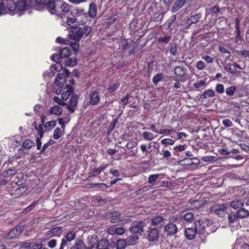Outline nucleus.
Listing matches in <instances>:
<instances>
[{
	"mask_svg": "<svg viewBox=\"0 0 249 249\" xmlns=\"http://www.w3.org/2000/svg\"><path fill=\"white\" fill-rule=\"evenodd\" d=\"M66 76L63 73H59L55 79V93L57 95L61 94L62 99L67 100L73 93L74 89L71 85L66 84Z\"/></svg>",
	"mask_w": 249,
	"mask_h": 249,
	"instance_id": "1",
	"label": "nucleus"
},
{
	"mask_svg": "<svg viewBox=\"0 0 249 249\" xmlns=\"http://www.w3.org/2000/svg\"><path fill=\"white\" fill-rule=\"evenodd\" d=\"M4 6H5L6 13L8 12H13L15 11H24L27 10V6L25 2V6L20 2L25 1V0H3Z\"/></svg>",
	"mask_w": 249,
	"mask_h": 249,
	"instance_id": "2",
	"label": "nucleus"
},
{
	"mask_svg": "<svg viewBox=\"0 0 249 249\" xmlns=\"http://www.w3.org/2000/svg\"><path fill=\"white\" fill-rule=\"evenodd\" d=\"M91 31V27L85 25L82 28H75L69 35V38L74 41H79L82 37H87Z\"/></svg>",
	"mask_w": 249,
	"mask_h": 249,
	"instance_id": "3",
	"label": "nucleus"
},
{
	"mask_svg": "<svg viewBox=\"0 0 249 249\" xmlns=\"http://www.w3.org/2000/svg\"><path fill=\"white\" fill-rule=\"evenodd\" d=\"M47 0H25V1H21L20 3L25 6V2L27 6V10L32 8L36 10L41 11L45 8V5Z\"/></svg>",
	"mask_w": 249,
	"mask_h": 249,
	"instance_id": "4",
	"label": "nucleus"
},
{
	"mask_svg": "<svg viewBox=\"0 0 249 249\" xmlns=\"http://www.w3.org/2000/svg\"><path fill=\"white\" fill-rule=\"evenodd\" d=\"M109 216L111 223L124 222L127 223L131 221L130 216H123L120 212L117 211L110 213Z\"/></svg>",
	"mask_w": 249,
	"mask_h": 249,
	"instance_id": "5",
	"label": "nucleus"
},
{
	"mask_svg": "<svg viewBox=\"0 0 249 249\" xmlns=\"http://www.w3.org/2000/svg\"><path fill=\"white\" fill-rule=\"evenodd\" d=\"M100 101L99 92L97 90H91L89 95V101L87 104L92 106L97 105Z\"/></svg>",
	"mask_w": 249,
	"mask_h": 249,
	"instance_id": "6",
	"label": "nucleus"
},
{
	"mask_svg": "<svg viewBox=\"0 0 249 249\" xmlns=\"http://www.w3.org/2000/svg\"><path fill=\"white\" fill-rule=\"evenodd\" d=\"M45 9H47L51 14L60 16L62 13L56 9L55 0H47Z\"/></svg>",
	"mask_w": 249,
	"mask_h": 249,
	"instance_id": "7",
	"label": "nucleus"
},
{
	"mask_svg": "<svg viewBox=\"0 0 249 249\" xmlns=\"http://www.w3.org/2000/svg\"><path fill=\"white\" fill-rule=\"evenodd\" d=\"M226 207L224 205H214L210 208L212 213H215L219 216L223 217L225 215Z\"/></svg>",
	"mask_w": 249,
	"mask_h": 249,
	"instance_id": "8",
	"label": "nucleus"
},
{
	"mask_svg": "<svg viewBox=\"0 0 249 249\" xmlns=\"http://www.w3.org/2000/svg\"><path fill=\"white\" fill-rule=\"evenodd\" d=\"M174 74L177 76V78L180 79V80L184 82L187 79V74L185 73L184 68L180 66H177L174 69Z\"/></svg>",
	"mask_w": 249,
	"mask_h": 249,
	"instance_id": "9",
	"label": "nucleus"
},
{
	"mask_svg": "<svg viewBox=\"0 0 249 249\" xmlns=\"http://www.w3.org/2000/svg\"><path fill=\"white\" fill-rule=\"evenodd\" d=\"M23 229L21 225L16 226L7 234V238L13 239L18 238L21 234Z\"/></svg>",
	"mask_w": 249,
	"mask_h": 249,
	"instance_id": "10",
	"label": "nucleus"
},
{
	"mask_svg": "<svg viewBox=\"0 0 249 249\" xmlns=\"http://www.w3.org/2000/svg\"><path fill=\"white\" fill-rule=\"evenodd\" d=\"M193 0H176L171 7V12L175 13L180 9L185 4L190 3Z\"/></svg>",
	"mask_w": 249,
	"mask_h": 249,
	"instance_id": "11",
	"label": "nucleus"
},
{
	"mask_svg": "<svg viewBox=\"0 0 249 249\" xmlns=\"http://www.w3.org/2000/svg\"><path fill=\"white\" fill-rule=\"evenodd\" d=\"M159 237V231L155 228H149L147 231V238L150 242H154Z\"/></svg>",
	"mask_w": 249,
	"mask_h": 249,
	"instance_id": "12",
	"label": "nucleus"
},
{
	"mask_svg": "<svg viewBox=\"0 0 249 249\" xmlns=\"http://www.w3.org/2000/svg\"><path fill=\"white\" fill-rule=\"evenodd\" d=\"M224 69L232 74L238 73L237 69L242 70L243 69L237 63H227L224 67Z\"/></svg>",
	"mask_w": 249,
	"mask_h": 249,
	"instance_id": "13",
	"label": "nucleus"
},
{
	"mask_svg": "<svg viewBox=\"0 0 249 249\" xmlns=\"http://www.w3.org/2000/svg\"><path fill=\"white\" fill-rule=\"evenodd\" d=\"M129 231L134 234L141 233L143 231V225L142 222H138L134 223L133 225L129 228Z\"/></svg>",
	"mask_w": 249,
	"mask_h": 249,
	"instance_id": "14",
	"label": "nucleus"
},
{
	"mask_svg": "<svg viewBox=\"0 0 249 249\" xmlns=\"http://www.w3.org/2000/svg\"><path fill=\"white\" fill-rule=\"evenodd\" d=\"M107 232L110 234L122 235L125 232V229L123 227L114 225L108 228Z\"/></svg>",
	"mask_w": 249,
	"mask_h": 249,
	"instance_id": "15",
	"label": "nucleus"
},
{
	"mask_svg": "<svg viewBox=\"0 0 249 249\" xmlns=\"http://www.w3.org/2000/svg\"><path fill=\"white\" fill-rule=\"evenodd\" d=\"M78 96L76 95H71L69 105L67 106V108L69 112L72 113L75 111V107L77 106L78 104Z\"/></svg>",
	"mask_w": 249,
	"mask_h": 249,
	"instance_id": "16",
	"label": "nucleus"
},
{
	"mask_svg": "<svg viewBox=\"0 0 249 249\" xmlns=\"http://www.w3.org/2000/svg\"><path fill=\"white\" fill-rule=\"evenodd\" d=\"M235 27L236 31V36L235 37V42H238L239 40L243 39V37L241 36V31L240 30V20L238 18L235 19Z\"/></svg>",
	"mask_w": 249,
	"mask_h": 249,
	"instance_id": "17",
	"label": "nucleus"
},
{
	"mask_svg": "<svg viewBox=\"0 0 249 249\" xmlns=\"http://www.w3.org/2000/svg\"><path fill=\"white\" fill-rule=\"evenodd\" d=\"M164 231L168 235H174L177 232L178 228L176 224L170 223L165 226Z\"/></svg>",
	"mask_w": 249,
	"mask_h": 249,
	"instance_id": "18",
	"label": "nucleus"
},
{
	"mask_svg": "<svg viewBox=\"0 0 249 249\" xmlns=\"http://www.w3.org/2000/svg\"><path fill=\"white\" fill-rule=\"evenodd\" d=\"M217 154H220L221 155H228L230 153H237L238 150L235 149H231L229 147L227 148H218L217 149Z\"/></svg>",
	"mask_w": 249,
	"mask_h": 249,
	"instance_id": "19",
	"label": "nucleus"
},
{
	"mask_svg": "<svg viewBox=\"0 0 249 249\" xmlns=\"http://www.w3.org/2000/svg\"><path fill=\"white\" fill-rule=\"evenodd\" d=\"M197 232L195 228H188L185 230V235L186 238L189 240H192L195 238Z\"/></svg>",
	"mask_w": 249,
	"mask_h": 249,
	"instance_id": "20",
	"label": "nucleus"
},
{
	"mask_svg": "<svg viewBox=\"0 0 249 249\" xmlns=\"http://www.w3.org/2000/svg\"><path fill=\"white\" fill-rule=\"evenodd\" d=\"M63 109L60 106L55 105L51 107L49 112V114H53L56 116L61 115Z\"/></svg>",
	"mask_w": 249,
	"mask_h": 249,
	"instance_id": "21",
	"label": "nucleus"
},
{
	"mask_svg": "<svg viewBox=\"0 0 249 249\" xmlns=\"http://www.w3.org/2000/svg\"><path fill=\"white\" fill-rule=\"evenodd\" d=\"M88 14L90 18H93L96 17L97 14V7L94 3L92 2L90 4Z\"/></svg>",
	"mask_w": 249,
	"mask_h": 249,
	"instance_id": "22",
	"label": "nucleus"
},
{
	"mask_svg": "<svg viewBox=\"0 0 249 249\" xmlns=\"http://www.w3.org/2000/svg\"><path fill=\"white\" fill-rule=\"evenodd\" d=\"M205 224L200 220L195 222V229L199 234H203L205 232Z\"/></svg>",
	"mask_w": 249,
	"mask_h": 249,
	"instance_id": "23",
	"label": "nucleus"
},
{
	"mask_svg": "<svg viewBox=\"0 0 249 249\" xmlns=\"http://www.w3.org/2000/svg\"><path fill=\"white\" fill-rule=\"evenodd\" d=\"M201 18V14L200 13H196L194 15L190 16L188 19V23L191 25L196 23Z\"/></svg>",
	"mask_w": 249,
	"mask_h": 249,
	"instance_id": "24",
	"label": "nucleus"
},
{
	"mask_svg": "<svg viewBox=\"0 0 249 249\" xmlns=\"http://www.w3.org/2000/svg\"><path fill=\"white\" fill-rule=\"evenodd\" d=\"M59 54L61 59L69 57L71 55V50L68 47H64L59 51Z\"/></svg>",
	"mask_w": 249,
	"mask_h": 249,
	"instance_id": "25",
	"label": "nucleus"
},
{
	"mask_svg": "<svg viewBox=\"0 0 249 249\" xmlns=\"http://www.w3.org/2000/svg\"><path fill=\"white\" fill-rule=\"evenodd\" d=\"M232 249H249V245L245 243H241L239 240H237L235 241Z\"/></svg>",
	"mask_w": 249,
	"mask_h": 249,
	"instance_id": "26",
	"label": "nucleus"
},
{
	"mask_svg": "<svg viewBox=\"0 0 249 249\" xmlns=\"http://www.w3.org/2000/svg\"><path fill=\"white\" fill-rule=\"evenodd\" d=\"M65 66L67 67H73L77 64V59L74 58H66L64 62Z\"/></svg>",
	"mask_w": 249,
	"mask_h": 249,
	"instance_id": "27",
	"label": "nucleus"
},
{
	"mask_svg": "<svg viewBox=\"0 0 249 249\" xmlns=\"http://www.w3.org/2000/svg\"><path fill=\"white\" fill-rule=\"evenodd\" d=\"M164 218L162 216H156L151 220L153 225L162 226L163 224Z\"/></svg>",
	"mask_w": 249,
	"mask_h": 249,
	"instance_id": "28",
	"label": "nucleus"
},
{
	"mask_svg": "<svg viewBox=\"0 0 249 249\" xmlns=\"http://www.w3.org/2000/svg\"><path fill=\"white\" fill-rule=\"evenodd\" d=\"M108 241L106 239H101L96 246L98 249H109Z\"/></svg>",
	"mask_w": 249,
	"mask_h": 249,
	"instance_id": "29",
	"label": "nucleus"
},
{
	"mask_svg": "<svg viewBox=\"0 0 249 249\" xmlns=\"http://www.w3.org/2000/svg\"><path fill=\"white\" fill-rule=\"evenodd\" d=\"M138 238V236L137 235L133 234L132 235L127 237L125 240L127 245H133L136 243Z\"/></svg>",
	"mask_w": 249,
	"mask_h": 249,
	"instance_id": "30",
	"label": "nucleus"
},
{
	"mask_svg": "<svg viewBox=\"0 0 249 249\" xmlns=\"http://www.w3.org/2000/svg\"><path fill=\"white\" fill-rule=\"evenodd\" d=\"M244 201L242 199H237L231 202V206L234 209L241 208L244 205Z\"/></svg>",
	"mask_w": 249,
	"mask_h": 249,
	"instance_id": "31",
	"label": "nucleus"
},
{
	"mask_svg": "<svg viewBox=\"0 0 249 249\" xmlns=\"http://www.w3.org/2000/svg\"><path fill=\"white\" fill-rule=\"evenodd\" d=\"M239 218H244L249 216V212L244 209L240 208L236 212Z\"/></svg>",
	"mask_w": 249,
	"mask_h": 249,
	"instance_id": "32",
	"label": "nucleus"
},
{
	"mask_svg": "<svg viewBox=\"0 0 249 249\" xmlns=\"http://www.w3.org/2000/svg\"><path fill=\"white\" fill-rule=\"evenodd\" d=\"M88 243L89 244V246L88 247L89 249H93L95 246L96 247L98 244V240H97L96 237H94L93 236H89L88 238Z\"/></svg>",
	"mask_w": 249,
	"mask_h": 249,
	"instance_id": "33",
	"label": "nucleus"
},
{
	"mask_svg": "<svg viewBox=\"0 0 249 249\" xmlns=\"http://www.w3.org/2000/svg\"><path fill=\"white\" fill-rule=\"evenodd\" d=\"M163 78L164 74L162 73H159L153 77L152 82L155 86H157L160 81H162Z\"/></svg>",
	"mask_w": 249,
	"mask_h": 249,
	"instance_id": "34",
	"label": "nucleus"
},
{
	"mask_svg": "<svg viewBox=\"0 0 249 249\" xmlns=\"http://www.w3.org/2000/svg\"><path fill=\"white\" fill-rule=\"evenodd\" d=\"M117 20L116 16H112L107 18L105 22V24L106 25V28L109 29L111 25L114 23Z\"/></svg>",
	"mask_w": 249,
	"mask_h": 249,
	"instance_id": "35",
	"label": "nucleus"
},
{
	"mask_svg": "<svg viewBox=\"0 0 249 249\" xmlns=\"http://www.w3.org/2000/svg\"><path fill=\"white\" fill-rule=\"evenodd\" d=\"M120 86V83L118 82L113 84H110L108 87L107 88V90L108 93H112L116 90Z\"/></svg>",
	"mask_w": 249,
	"mask_h": 249,
	"instance_id": "36",
	"label": "nucleus"
},
{
	"mask_svg": "<svg viewBox=\"0 0 249 249\" xmlns=\"http://www.w3.org/2000/svg\"><path fill=\"white\" fill-rule=\"evenodd\" d=\"M60 9L61 12L60 13H62V15L60 16H61L62 15L69 12L70 10V6L69 4L66 2H63L60 7Z\"/></svg>",
	"mask_w": 249,
	"mask_h": 249,
	"instance_id": "37",
	"label": "nucleus"
},
{
	"mask_svg": "<svg viewBox=\"0 0 249 249\" xmlns=\"http://www.w3.org/2000/svg\"><path fill=\"white\" fill-rule=\"evenodd\" d=\"M61 229V227H57L54 228L47 231V234L50 236H57L59 234V232Z\"/></svg>",
	"mask_w": 249,
	"mask_h": 249,
	"instance_id": "38",
	"label": "nucleus"
},
{
	"mask_svg": "<svg viewBox=\"0 0 249 249\" xmlns=\"http://www.w3.org/2000/svg\"><path fill=\"white\" fill-rule=\"evenodd\" d=\"M86 246L84 245V242L79 240L76 242L74 245L71 248V249H86Z\"/></svg>",
	"mask_w": 249,
	"mask_h": 249,
	"instance_id": "39",
	"label": "nucleus"
},
{
	"mask_svg": "<svg viewBox=\"0 0 249 249\" xmlns=\"http://www.w3.org/2000/svg\"><path fill=\"white\" fill-rule=\"evenodd\" d=\"M126 245H127L125 240L120 239L117 242L116 248V249H124Z\"/></svg>",
	"mask_w": 249,
	"mask_h": 249,
	"instance_id": "40",
	"label": "nucleus"
},
{
	"mask_svg": "<svg viewBox=\"0 0 249 249\" xmlns=\"http://www.w3.org/2000/svg\"><path fill=\"white\" fill-rule=\"evenodd\" d=\"M215 95L214 92L212 89H207L204 91L203 94L202 95V98L206 99L207 98L213 97Z\"/></svg>",
	"mask_w": 249,
	"mask_h": 249,
	"instance_id": "41",
	"label": "nucleus"
},
{
	"mask_svg": "<svg viewBox=\"0 0 249 249\" xmlns=\"http://www.w3.org/2000/svg\"><path fill=\"white\" fill-rule=\"evenodd\" d=\"M236 87L234 86H231L226 89L225 92L227 96H231L234 95L236 91Z\"/></svg>",
	"mask_w": 249,
	"mask_h": 249,
	"instance_id": "42",
	"label": "nucleus"
},
{
	"mask_svg": "<svg viewBox=\"0 0 249 249\" xmlns=\"http://www.w3.org/2000/svg\"><path fill=\"white\" fill-rule=\"evenodd\" d=\"M35 144V143L34 141L30 140V139H27L25 140L23 142L22 144V146L24 148L26 149H30L32 147H33Z\"/></svg>",
	"mask_w": 249,
	"mask_h": 249,
	"instance_id": "43",
	"label": "nucleus"
},
{
	"mask_svg": "<svg viewBox=\"0 0 249 249\" xmlns=\"http://www.w3.org/2000/svg\"><path fill=\"white\" fill-rule=\"evenodd\" d=\"M177 129L175 128H171V129H160L159 131H157V133L160 134H164L165 135H169L172 131L176 132Z\"/></svg>",
	"mask_w": 249,
	"mask_h": 249,
	"instance_id": "44",
	"label": "nucleus"
},
{
	"mask_svg": "<svg viewBox=\"0 0 249 249\" xmlns=\"http://www.w3.org/2000/svg\"><path fill=\"white\" fill-rule=\"evenodd\" d=\"M75 232L71 231L67 234L64 239L68 241V242H71L75 239Z\"/></svg>",
	"mask_w": 249,
	"mask_h": 249,
	"instance_id": "45",
	"label": "nucleus"
},
{
	"mask_svg": "<svg viewBox=\"0 0 249 249\" xmlns=\"http://www.w3.org/2000/svg\"><path fill=\"white\" fill-rule=\"evenodd\" d=\"M183 219L187 222H191L194 220V214L191 212L186 213L183 215Z\"/></svg>",
	"mask_w": 249,
	"mask_h": 249,
	"instance_id": "46",
	"label": "nucleus"
},
{
	"mask_svg": "<svg viewBox=\"0 0 249 249\" xmlns=\"http://www.w3.org/2000/svg\"><path fill=\"white\" fill-rule=\"evenodd\" d=\"M76 19L75 18H68L67 20V24L71 28H74V26L76 25L75 24Z\"/></svg>",
	"mask_w": 249,
	"mask_h": 249,
	"instance_id": "47",
	"label": "nucleus"
},
{
	"mask_svg": "<svg viewBox=\"0 0 249 249\" xmlns=\"http://www.w3.org/2000/svg\"><path fill=\"white\" fill-rule=\"evenodd\" d=\"M161 142L162 144L167 146V145H173L175 143V141L169 138H165L162 139Z\"/></svg>",
	"mask_w": 249,
	"mask_h": 249,
	"instance_id": "48",
	"label": "nucleus"
},
{
	"mask_svg": "<svg viewBox=\"0 0 249 249\" xmlns=\"http://www.w3.org/2000/svg\"><path fill=\"white\" fill-rule=\"evenodd\" d=\"M215 89L216 92L218 94H221L224 92V85L222 84L219 83L216 84Z\"/></svg>",
	"mask_w": 249,
	"mask_h": 249,
	"instance_id": "49",
	"label": "nucleus"
},
{
	"mask_svg": "<svg viewBox=\"0 0 249 249\" xmlns=\"http://www.w3.org/2000/svg\"><path fill=\"white\" fill-rule=\"evenodd\" d=\"M62 132L59 127H57L54 131L53 134V138L55 139H58L61 136Z\"/></svg>",
	"mask_w": 249,
	"mask_h": 249,
	"instance_id": "50",
	"label": "nucleus"
},
{
	"mask_svg": "<svg viewBox=\"0 0 249 249\" xmlns=\"http://www.w3.org/2000/svg\"><path fill=\"white\" fill-rule=\"evenodd\" d=\"M143 138L148 141H151L154 139L153 134L150 132H144L142 134Z\"/></svg>",
	"mask_w": 249,
	"mask_h": 249,
	"instance_id": "51",
	"label": "nucleus"
},
{
	"mask_svg": "<svg viewBox=\"0 0 249 249\" xmlns=\"http://www.w3.org/2000/svg\"><path fill=\"white\" fill-rule=\"evenodd\" d=\"M117 123V119H115L108 125L107 127V131L108 134H109L114 129Z\"/></svg>",
	"mask_w": 249,
	"mask_h": 249,
	"instance_id": "52",
	"label": "nucleus"
},
{
	"mask_svg": "<svg viewBox=\"0 0 249 249\" xmlns=\"http://www.w3.org/2000/svg\"><path fill=\"white\" fill-rule=\"evenodd\" d=\"M206 85V81L205 80H200L194 84V87L196 89H198L201 87Z\"/></svg>",
	"mask_w": 249,
	"mask_h": 249,
	"instance_id": "53",
	"label": "nucleus"
},
{
	"mask_svg": "<svg viewBox=\"0 0 249 249\" xmlns=\"http://www.w3.org/2000/svg\"><path fill=\"white\" fill-rule=\"evenodd\" d=\"M185 160L187 161L185 164L189 166L193 165L194 164H197L199 163L198 160L196 158L191 159H186Z\"/></svg>",
	"mask_w": 249,
	"mask_h": 249,
	"instance_id": "54",
	"label": "nucleus"
},
{
	"mask_svg": "<svg viewBox=\"0 0 249 249\" xmlns=\"http://www.w3.org/2000/svg\"><path fill=\"white\" fill-rule=\"evenodd\" d=\"M16 173L15 170L9 169L3 173V175L5 177H8L15 175Z\"/></svg>",
	"mask_w": 249,
	"mask_h": 249,
	"instance_id": "55",
	"label": "nucleus"
},
{
	"mask_svg": "<svg viewBox=\"0 0 249 249\" xmlns=\"http://www.w3.org/2000/svg\"><path fill=\"white\" fill-rule=\"evenodd\" d=\"M101 172L102 171L100 169V167L93 168L90 173V175L91 176H96L99 175L101 173Z\"/></svg>",
	"mask_w": 249,
	"mask_h": 249,
	"instance_id": "56",
	"label": "nucleus"
},
{
	"mask_svg": "<svg viewBox=\"0 0 249 249\" xmlns=\"http://www.w3.org/2000/svg\"><path fill=\"white\" fill-rule=\"evenodd\" d=\"M55 143V141L54 140H49L47 142H46V143H45L43 147H42L41 149V152H43V151H45L46 150V149L50 145L54 144Z\"/></svg>",
	"mask_w": 249,
	"mask_h": 249,
	"instance_id": "57",
	"label": "nucleus"
},
{
	"mask_svg": "<svg viewBox=\"0 0 249 249\" xmlns=\"http://www.w3.org/2000/svg\"><path fill=\"white\" fill-rule=\"evenodd\" d=\"M160 176L159 174H153L151 175L149 177L148 182L149 183H152L156 181Z\"/></svg>",
	"mask_w": 249,
	"mask_h": 249,
	"instance_id": "58",
	"label": "nucleus"
},
{
	"mask_svg": "<svg viewBox=\"0 0 249 249\" xmlns=\"http://www.w3.org/2000/svg\"><path fill=\"white\" fill-rule=\"evenodd\" d=\"M237 218H238V217H237L236 213L235 214L231 213L228 215V219L230 223H233L236 220Z\"/></svg>",
	"mask_w": 249,
	"mask_h": 249,
	"instance_id": "59",
	"label": "nucleus"
},
{
	"mask_svg": "<svg viewBox=\"0 0 249 249\" xmlns=\"http://www.w3.org/2000/svg\"><path fill=\"white\" fill-rule=\"evenodd\" d=\"M170 40V36H164L162 37H160L158 41L160 43H168Z\"/></svg>",
	"mask_w": 249,
	"mask_h": 249,
	"instance_id": "60",
	"label": "nucleus"
},
{
	"mask_svg": "<svg viewBox=\"0 0 249 249\" xmlns=\"http://www.w3.org/2000/svg\"><path fill=\"white\" fill-rule=\"evenodd\" d=\"M205 66L206 65L205 63L202 60H199L197 61L196 63V67L197 69L199 70H204V68H205Z\"/></svg>",
	"mask_w": 249,
	"mask_h": 249,
	"instance_id": "61",
	"label": "nucleus"
},
{
	"mask_svg": "<svg viewBox=\"0 0 249 249\" xmlns=\"http://www.w3.org/2000/svg\"><path fill=\"white\" fill-rule=\"evenodd\" d=\"M74 42H71V47L72 48L73 51L77 52L79 50V45L78 43L79 41H74Z\"/></svg>",
	"mask_w": 249,
	"mask_h": 249,
	"instance_id": "62",
	"label": "nucleus"
},
{
	"mask_svg": "<svg viewBox=\"0 0 249 249\" xmlns=\"http://www.w3.org/2000/svg\"><path fill=\"white\" fill-rule=\"evenodd\" d=\"M53 101L55 103H57L60 105L64 106L65 105V103L64 102L65 100H63L62 98L61 99L58 97L55 96L53 98Z\"/></svg>",
	"mask_w": 249,
	"mask_h": 249,
	"instance_id": "63",
	"label": "nucleus"
},
{
	"mask_svg": "<svg viewBox=\"0 0 249 249\" xmlns=\"http://www.w3.org/2000/svg\"><path fill=\"white\" fill-rule=\"evenodd\" d=\"M223 124L227 127H231L233 125L232 122L229 119H224L222 121Z\"/></svg>",
	"mask_w": 249,
	"mask_h": 249,
	"instance_id": "64",
	"label": "nucleus"
}]
</instances>
